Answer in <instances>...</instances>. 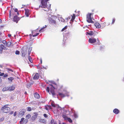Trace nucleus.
I'll return each instance as SVG.
<instances>
[{"label": "nucleus", "instance_id": "obj_1", "mask_svg": "<svg viewBox=\"0 0 124 124\" xmlns=\"http://www.w3.org/2000/svg\"><path fill=\"white\" fill-rule=\"evenodd\" d=\"M50 0H41V4L39 6V7L46 8L47 6V2Z\"/></svg>", "mask_w": 124, "mask_h": 124}, {"label": "nucleus", "instance_id": "obj_2", "mask_svg": "<svg viewBox=\"0 0 124 124\" xmlns=\"http://www.w3.org/2000/svg\"><path fill=\"white\" fill-rule=\"evenodd\" d=\"M8 104L4 106L1 108L2 111L4 113H8L10 110V108L8 107Z\"/></svg>", "mask_w": 124, "mask_h": 124}, {"label": "nucleus", "instance_id": "obj_3", "mask_svg": "<svg viewBox=\"0 0 124 124\" xmlns=\"http://www.w3.org/2000/svg\"><path fill=\"white\" fill-rule=\"evenodd\" d=\"M55 18L53 16H51V17H49L48 18L49 23L52 24H56V22Z\"/></svg>", "mask_w": 124, "mask_h": 124}, {"label": "nucleus", "instance_id": "obj_4", "mask_svg": "<svg viewBox=\"0 0 124 124\" xmlns=\"http://www.w3.org/2000/svg\"><path fill=\"white\" fill-rule=\"evenodd\" d=\"M92 13H88L87 15L86 20L89 23H93L94 22L92 20L91 17Z\"/></svg>", "mask_w": 124, "mask_h": 124}, {"label": "nucleus", "instance_id": "obj_5", "mask_svg": "<svg viewBox=\"0 0 124 124\" xmlns=\"http://www.w3.org/2000/svg\"><path fill=\"white\" fill-rule=\"evenodd\" d=\"M50 85L52 87H51V88H50V92L52 95L53 96H54L55 95V93L54 91V89L55 88L52 85L50 84Z\"/></svg>", "mask_w": 124, "mask_h": 124}, {"label": "nucleus", "instance_id": "obj_6", "mask_svg": "<svg viewBox=\"0 0 124 124\" xmlns=\"http://www.w3.org/2000/svg\"><path fill=\"white\" fill-rule=\"evenodd\" d=\"M21 50V53H22V56L23 57H24L27 54V50L25 49L24 48H23Z\"/></svg>", "mask_w": 124, "mask_h": 124}, {"label": "nucleus", "instance_id": "obj_7", "mask_svg": "<svg viewBox=\"0 0 124 124\" xmlns=\"http://www.w3.org/2000/svg\"><path fill=\"white\" fill-rule=\"evenodd\" d=\"M88 41L90 43L93 44L96 42V39L95 38H90L89 39Z\"/></svg>", "mask_w": 124, "mask_h": 124}, {"label": "nucleus", "instance_id": "obj_8", "mask_svg": "<svg viewBox=\"0 0 124 124\" xmlns=\"http://www.w3.org/2000/svg\"><path fill=\"white\" fill-rule=\"evenodd\" d=\"M20 20V18L19 17H18L17 16H15L13 18V21L16 22V23H18V21Z\"/></svg>", "mask_w": 124, "mask_h": 124}, {"label": "nucleus", "instance_id": "obj_9", "mask_svg": "<svg viewBox=\"0 0 124 124\" xmlns=\"http://www.w3.org/2000/svg\"><path fill=\"white\" fill-rule=\"evenodd\" d=\"M37 31L36 30L33 31L32 32V33L33 37H36L38 35L39 33H36Z\"/></svg>", "mask_w": 124, "mask_h": 124}, {"label": "nucleus", "instance_id": "obj_10", "mask_svg": "<svg viewBox=\"0 0 124 124\" xmlns=\"http://www.w3.org/2000/svg\"><path fill=\"white\" fill-rule=\"evenodd\" d=\"M94 25L97 28H100L101 27V25L98 22H96L95 23Z\"/></svg>", "mask_w": 124, "mask_h": 124}, {"label": "nucleus", "instance_id": "obj_11", "mask_svg": "<svg viewBox=\"0 0 124 124\" xmlns=\"http://www.w3.org/2000/svg\"><path fill=\"white\" fill-rule=\"evenodd\" d=\"M39 77V74L38 73H36L33 77V78L34 79H38Z\"/></svg>", "mask_w": 124, "mask_h": 124}, {"label": "nucleus", "instance_id": "obj_12", "mask_svg": "<svg viewBox=\"0 0 124 124\" xmlns=\"http://www.w3.org/2000/svg\"><path fill=\"white\" fill-rule=\"evenodd\" d=\"M29 10L28 9H25V14L27 17L29 16Z\"/></svg>", "mask_w": 124, "mask_h": 124}, {"label": "nucleus", "instance_id": "obj_13", "mask_svg": "<svg viewBox=\"0 0 124 124\" xmlns=\"http://www.w3.org/2000/svg\"><path fill=\"white\" fill-rule=\"evenodd\" d=\"M11 42L8 41L6 43V46L8 47H9L11 46Z\"/></svg>", "mask_w": 124, "mask_h": 124}, {"label": "nucleus", "instance_id": "obj_14", "mask_svg": "<svg viewBox=\"0 0 124 124\" xmlns=\"http://www.w3.org/2000/svg\"><path fill=\"white\" fill-rule=\"evenodd\" d=\"M34 97L36 99H39L40 97V95L37 93L34 94Z\"/></svg>", "mask_w": 124, "mask_h": 124}, {"label": "nucleus", "instance_id": "obj_15", "mask_svg": "<svg viewBox=\"0 0 124 124\" xmlns=\"http://www.w3.org/2000/svg\"><path fill=\"white\" fill-rule=\"evenodd\" d=\"M113 112L116 114H117L119 113V111L118 109L117 108H115L113 110Z\"/></svg>", "mask_w": 124, "mask_h": 124}, {"label": "nucleus", "instance_id": "obj_16", "mask_svg": "<svg viewBox=\"0 0 124 124\" xmlns=\"http://www.w3.org/2000/svg\"><path fill=\"white\" fill-rule=\"evenodd\" d=\"M72 18L71 20V21L72 22H73L75 19V17L76 16L74 14H73L72 15V16H71Z\"/></svg>", "mask_w": 124, "mask_h": 124}, {"label": "nucleus", "instance_id": "obj_17", "mask_svg": "<svg viewBox=\"0 0 124 124\" xmlns=\"http://www.w3.org/2000/svg\"><path fill=\"white\" fill-rule=\"evenodd\" d=\"M25 111L24 109L22 110L20 112L19 114L21 116H23L24 114Z\"/></svg>", "mask_w": 124, "mask_h": 124}, {"label": "nucleus", "instance_id": "obj_18", "mask_svg": "<svg viewBox=\"0 0 124 124\" xmlns=\"http://www.w3.org/2000/svg\"><path fill=\"white\" fill-rule=\"evenodd\" d=\"M8 90H9L8 86L7 87H5L3 88L2 89V91L3 92L6 91Z\"/></svg>", "mask_w": 124, "mask_h": 124}, {"label": "nucleus", "instance_id": "obj_19", "mask_svg": "<svg viewBox=\"0 0 124 124\" xmlns=\"http://www.w3.org/2000/svg\"><path fill=\"white\" fill-rule=\"evenodd\" d=\"M9 87V91H13L15 89V87L13 86H11L10 87L8 86Z\"/></svg>", "mask_w": 124, "mask_h": 124}, {"label": "nucleus", "instance_id": "obj_20", "mask_svg": "<svg viewBox=\"0 0 124 124\" xmlns=\"http://www.w3.org/2000/svg\"><path fill=\"white\" fill-rule=\"evenodd\" d=\"M59 95L61 97H64L66 96V95L62 93H59Z\"/></svg>", "mask_w": 124, "mask_h": 124}, {"label": "nucleus", "instance_id": "obj_21", "mask_svg": "<svg viewBox=\"0 0 124 124\" xmlns=\"http://www.w3.org/2000/svg\"><path fill=\"white\" fill-rule=\"evenodd\" d=\"M104 46H101L99 48V50L100 51H102L104 50Z\"/></svg>", "mask_w": 124, "mask_h": 124}, {"label": "nucleus", "instance_id": "obj_22", "mask_svg": "<svg viewBox=\"0 0 124 124\" xmlns=\"http://www.w3.org/2000/svg\"><path fill=\"white\" fill-rule=\"evenodd\" d=\"M24 122V118H21V120L20 122V123L21 124H22Z\"/></svg>", "mask_w": 124, "mask_h": 124}, {"label": "nucleus", "instance_id": "obj_23", "mask_svg": "<svg viewBox=\"0 0 124 124\" xmlns=\"http://www.w3.org/2000/svg\"><path fill=\"white\" fill-rule=\"evenodd\" d=\"M87 33L88 35L91 36L93 35L94 34V32L92 31H91L89 32H87Z\"/></svg>", "mask_w": 124, "mask_h": 124}, {"label": "nucleus", "instance_id": "obj_24", "mask_svg": "<svg viewBox=\"0 0 124 124\" xmlns=\"http://www.w3.org/2000/svg\"><path fill=\"white\" fill-rule=\"evenodd\" d=\"M50 123L51 124H56V121H54V119L51 120Z\"/></svg>", "mask_w": 124, "mask_h": 124}, {"label": "nucleus", "instance_id": "obj_25", "mask_svg": "<svg viewBox=\"0 0 124 124\" xmlns=\"http://www.w3.org/2000/svg\"><path fill=\"white\" fill-rule=\"evenodd\" d=\"M62 117L64 119V120H67L68 117L65 115H63L62 116Z\"/></svg>", "mask_w": 124, "mask_h": 124}, {"label": "nucleus", "instance_id": "obj_26", "mask_svg": "<svg viewBox=\"0 0 124 124\" xmlns=\"http://www.w3.org/2000/svg\"><path fill=\"white\" fill-rule=\"evenodd\" d=\"M8 79L9 81L12 82V80L14 79V78L11 77L8 78Z\"/></svg>", "mask_w": 124, "mask_h": 124}, {"label": "nucleus", "instance_id": "obj_27", "mask_svg": "<svg viewBox=\"0 0 124 124\" xmlns=\"http://www.w3.org/2000/svg\"><path fill=\"white\" fill-rule=\"evenodd\" d=\"M28 58L30 62L31 63H32V59L31 58L30 55L28 56Z\"/></svg>", "mask_w": 124, "mask_h": 124}, {"label": "nucleus", "instance_id": "obj_28", "mask_svg": "<svg viewBox=\"0 0 124 124\" xmlns=\"http://www.w3.org/2000/svg\"><path fill=\"white\" fill-rule=\"evenodd\" d=\"M70 123H71L72 122V121L70 118H68L67 120Z\"/></svg>", "mask_w": 124, "mask_h": 124}, {"label": "nucleus", "instance_id": "obj_29", "mask_svg": "<svg viewBox=\"0 0 124 124\" xmlns=\"http://www.w3.org/2000/svg\"><path fill=\"white\" fill-rule=\"evenodd\" d=\"M37 117V116L35 115L33 116L32 117V120H34Z\"/></svg>", "mask_w": 124, "mask_h": 124}, {"label": "nucleus", "instance_id": "obj_30", "mask_svg": "<svg viewBox=\"0 0 124 124\" xmlns=\"http://www.w3.org/2000/svg\"><path fill=\"white\" fill-rule=\"evenodd\" d=\"M40 122L41 123H45L46 122L45 120L43 119H41L40 120Z\"/></svg>", "mask_w": 124, "mask_h": 124}, {"label": "nucleus", "instance_id": "obj_31", "mask_svg": "<svg viewBox=\"0 0 124 124\" xmlns=\"http://www.w3.org/2000/svg\"><path fill=\"white\" fill-rule=\"evenodd\" d=\"M6 69L7 70H8V71H11V72H13V71L12 70V69H11L9 68H6Z\"/></svg>", "mask_w": 124, "mask_h": 124}, {"label": "nucleus", "instance_id": "obj_32", "mask_svg": "<svg viewBox=\"0 0 124 124\" xmlns=\"http://www.w3.org/2000/svg\"><path fill=\"white\" fill-rule=\"evenodd\" d=\"M67 28V26H66L64 28H63L61 30V31H63L65 30Z\"/></svg>", "mask_w": 124, "mask_h": 124}, {"label": "nucleus", "instance_id": "obj_33", "mask_svg": "<svg viewBox=\"0 0 124 124\" xmlns=\"http://www.w3.org/2000/svg\"><path fill=\"white\" fill-rule=\"evenodd\" d=\"M31 116L30 114H28L26 116V117L28 119H29L31 117Z\"/></svg>", "mask_w": 124, "mask_h": 124}, {"label": "nucleus", "instance_id": "obj_34", "mask_svg": "<svg viewBox=\"0 0 124 124\" xmlns=\"http://www.w3.org/2000/svg\"><path fill=\"white\" fill-rule=\"evenodd\" d=\"M31 108L30 107H27V111H31Z\"/></svg>", "mask_w": 124, "mask_h": 124}, {"label": "nucleus", "instance_id": "obj_35", "mask_svg": "<svg viewBox=\"0 0 124 124\" xmlns=\"http://www.w3.org/2000/svg\"><path fill=\"white\" fill-rule=\"evenodd\" d=\"M97 41H98V42L97 43V44L99 45H100L101 44L100 42V41L99 39H97Z\"/></svg>", "mask_w": 124, "mask_h": 124}, {"label": "nucleus", "instance_id": "obj_36", "mask_svg": "<svg viewBox=\"0 0 124 124\" xmlns=\"http://www.w3.org/2000/svg\"><path fill=\"white\" fill-rule=\"evenodd\" d=\"M20 52L18 50H17L15 52V54H20Z\"/></svg>", "mask_w": 124, "mask_h": 124}, {"label": "nucleus", "instance_id": "obj_37", "mask_svg": "<svg viewBox=\"0 0 124 124\" xmlns=\"http://www.w3.org/2000/svg\"><path fill=\"white\" fill-rule=\"evenodd\" d=\"M0 47L2 48V49H3L4 48V46L2 44H1L0 46Z\"/></svg>", "mask_w": 124, "mask_h": 124}, {"label": "nucleus", "instance_id": "obj_38", "mask_svg": "<svg viewBox=\"0 0 124 124\" xmlns=\"http://www.w3.org/2000/svg\"><path fill=\"white\" fill-rule=\"evenodd\" d=\"M46 90L48 93H49L50 89H49V87H47Z\"/></svg>", "mask_w": 124, "mask_h": 124}, {"label": "nucleus", "instance_id": "obj_39", "mask_svg": "<svg viewBox=\"0 0 124 124\" xmlns=\"http://www.w3.org/2000/svg\"><path fill=\"white\" fill-rule=\"evenodd\" d=\"M51 105L53 107H55V104L54 103H52L51 104Z\"/></svg>", "mask_w": 124, "mask_h": 124}, {"label": "nucleus", "instance_id": "obj_40", "mask_svg": "<svg viewBox=\"0 0 124 124\" xmlns=\"http://www.w3.org/2000/svg\"><path fill=\"white\" fill-rule=\"evenodd\" d=\"M11 11L10 10L9 11V17L11 18Z\"/></svg>", "mask_w": 124, "mask_h": 124}, {"label": "nucleus", "instance_id": "obj_41", "mask_svg": "<svg viewBox=\"0 0 124 124\" xmlns=\"http://www.w3.org/2000/svg\"><path fill=\"white\" fill-rule=\"evenodd\" d=\"M115 18H113L112 19V24H113L115 22Z\"/></svg>", "mask_w": 124, "mask_h": 124}, {"label": "nucleus", "instance_id": "obj_42", "mask_svg": "<svg viewBox=\"0 0 124 124\" xmlns=\"http://www.w3.org/2000/svg\"><path fill=\"white\" fill-rule=\"evenodd\" d=\"M8 76V75L6 73L4 75L3 77L5 78L7 77Z\"/></svg>", "mask_w": 124, "mask_h": 124}, {"label": "nucleus", "instance_id": "obj_43", "mask_svg": "<svg viewBox=\"0 0 124 124\" xmlns=\"http://www.w3.org/2000/svg\"><path fill=\"white\" fill-rule=\"evenodd\" d=\"M43 116L45 118H47V115L46 114H44Z\"/></svg>", "mask_w": 124, "mask_h": 124}, {"label": "nucleus", "instance_id": "obj_44", "mask_svg": "<svg viewBox=\"0 0 124 124\" xmlns=\"http://www.w3.org/2000/svg\"><path fill=\"white\" fill-rule=\"evenodd\" d=\"M2 43L4 44H6V43H7L6 41H5V40H3L2 41Z\"/></svg>", "mask_w": 124, "mask_h": 124}, {"label": "nucleus", "instance_id": "obj_45", "mask_svg": "<svg viewBox=\"0 0 124 124\" xmlns=\"http://www.w3.org/2000/svg\"><path fill=\"white\" fill-rule=\"evenodd\" d=\"M45 27H44L42 28H41V29L39 31V32H42L41 31Z\"/></svg>", "mask_w": 124, "mask_h": 124}, {"label": "nucleus", "instance_id": "obj_46", "mask_svg": "<svg viewBox=\"0 0 124 124\" xmlns=\"http://www.w3.org/2000/svg\"><path fill=\"white\" fill-rule=\"evenodd\" d=\"M14 10L16 12H17L18 11V9L17 8H15L14 9Z\"/></svg>", "mask_w": 124, "mask_h": 124}, {"label": "nucleus", "instance_id": "obj_47", "mask_svg": "<svg viewBox=\"0 0 124 124\" xmlns=\"http://www.w3.org/2000/svg\"><path fill=\"white\" fill-rule=\"evenodd\" d=\"M16 114H17V112H16V111L15 112V113L14 114V116H16Z\"/></svg>", "mask_w": 124, "mask_h": 124}, {"label": "nucleus", "instance_id": "obj_48", "mask_svg": "<svg viewBox=\"0 0 124 124\" xmlns=\"http://www.w3.org/2000/svg\"><path fill=\"white\" fill-rule=\"evenodd\" d=\"M4 73H1V75H0V76H4Z\"/></svg>", "mask_w": 124, "mask_h": 124}, {"label": "nucleus", "instance_id": "obj_49", "mask_svg": "<svg viewBox=\"0 0 124 124\" xmlns=\"http://www.w3.org/2000/svg\"><path fill=\"white\" fill-rule=\"evenodd\" d=\"M28 121V120H24V122H25V123H27V122Z\"/></svg>", "mask_w": 124, "mask_h": 124}, {"label": "nucleus", "instance_id": "obj_50", "mask_svg": "<svg viewBox=\"0 0 124 124\" xmlns=\"http://www.w3.org/2000/svg\"><path fill=\"white\" fill-rule=\"evenodd\" d=\"M4 118H0V120H1L2 121H3V120H4Z\"/></svg>", "mask_w": 124, "mask_h": 124}, {"label": "nucleus", "instance_id": "obj_51", "mask_svg": "<svg viewBox=\"0 0 124 124\" xmlns=\"http://www.w3.org/2000/svg\"><path fill=\"white\" fill-rule=\"evenodd\" d=\"M31 53V51H29V52L28 51V54L29 55Z\"/></svg>", "mask_w": 124, "mask_h": 124}, {"label": "nucleus", "instance_id": "obj_52", "mask_svg": "<svg viewBox=\"0 0 124 124\" xmlns=\"http://www.w3.org/2000/svg\"><path fill=\"white\" fill-rule=\"evenodd\" d=\"M2 51L0 50V54H1L2 53Z\"/></svg>", "mask_w": 124, "mask_h": 124}, {"label": "nucleus", "instance_id": "obj_53", "mask_svg": "<svg viewBox=\"0 0 124 124\" xmlns=\"http://www.w3.org/2000/svg\"><path fill=\"white\" fill-rule=\"evenodd\" d=\"M7 48L6 47H5V46H4V49H4V50H7Z\"/></svg>", "mask_w": 124, "mask_h": 124}, {"label": "nucleus", "instance_id": "obj_54", "mask_svg": "<svg viewBox=\"0 0 124 124\" xmlns=\"http://www.w3.org/2000/svg\"><path fill=\"white\" fill-rule=\"evenodd\" d=\"M11 35L10 34H9L8 35V36L9 37H10L11 36Z\"/></svg>", "mask_w": 124, "mask_h": 124}, {"label": "nucleus", "instance_id": "obj_55", "mask_svg": "<svg viewBox=\"0 0 124 124\" xmlns=\"http://www.w3.org/2000/svg\"><path fill=\"white\" fill-rule=\"evenodd\" d=\"M40 63L41 64L42 63V59H40Z\"/></svg>", "mask_w": 124, "mask_h": 124}, {"label": "nucleus", "instance_id": "obj_56", "mask_svg": "<svg viewBox=\"0 0 124 124\" xmlns=\"http://www.w3.org/2000/svg\"><path fill=\"white\" fill-rule=\"evenodd\" d=\"M40 69H45V68L44 67H43V68H40Z\"/></svg>", "mask_w": 124, "mask_h": 124}, {"label": "nucleus", "instance_id": "obj_57", "mask_svg": "<svg viewBox=\"0 0 124 124\" xmlns=\"http://www.w3.org/2000/svg\"><path fill=\"white\" fill-rule=\"evenodd\" d=\"M14 113V112L13 111H12L10 113V114H13Z\"/></svg>", "mask_w": 124, "mask_h": 124}, {"label": "nucleus", "instance_id": "obj_58", "mask_svg": "<svg viewBox=\"0 0 124 124\" xmlns=\"http://www.w3.org/2000/svg\"><path fill=\"white\" fill-rule=\"evenodd\" d=\"M2 22V20L0 19V23H1Z\"/></svg>", "mask_w": 124, "mask_h": 124}, {"label": "nucleus", "instance_id": "obj_59", "mask_svg": "<svg viewBox=\"0 0 124 124\" xmlns=\"http://www.w3.org/2000/svg\"><path fill=\"white\" fill-rule=\"evenodd\" d=\"M0 50H1L3 51V49H2V48L0 47Z\"/></svg>", "mask_w": 124, "mask_h": 124}, {"label": "nucleus", "instance_id": "obj_60", "mask_svg": "<svg viewBox=\"0 0 124 124\" xmlns=\"http://www.w3.org/2000/svg\"><path fill=\"white\" fill-rule=\"evenodd\" d=\"M17 15H19V13L18 12V11H17Z\"/></svg>", "mask_w": 124, "mask_h": 124}, {"label": "nucleus", "instance_id": "obj_61", "mask_svg": "<svg viewBox=\"0 0 124 124\" xmlns=\"http://www.w3.org/2000/svg\"><path fill=\"white\" fill-rule=\"evenodd\" d=\"M62 124H66V123H63Z\"/></svg>", "mask_w": 124, "mask_h": 124}, {"label": "nucleus", "instance_id": "obj_62", "mask_svg": "<svg viewBox=\"0 0 124 124\" xmlns=\"http://www.w3.org/2000/svg\"><path fill=\"white\" fill-rule=\"evenodd\" d=\"M37 68L38 69H39V66H37Z\"/></svg>", "mask_w": 124, "mask_h": 124}, {"label": "nucleus", "instance_id": "obj_63", "mask_svg": "<svg viewBox=\"0 0 124 124\" xmlns=\"http://www.w3.org/2000/svg\"><path fill=\"white\" fill-rule=\"evenodd\" d=\"M65 21V20H64V19H63V22H64V21Z\"/></svg>", "mask_w": 124, "mask_h": 124}, {"label": "nucleus", "instance_id": "obj_64", "mask_svg": "<svg viewBox=\"0 0 124 124\" xmlns=\"http://www.w3.org/2000/svg\"><path fill=\"white\" fill-rule=\"evenodd\" d=\"M59 124H61V123L60 122H59Z\"/></svg>", "mask_w": 124, "mask_h": 124}]
</instances>
